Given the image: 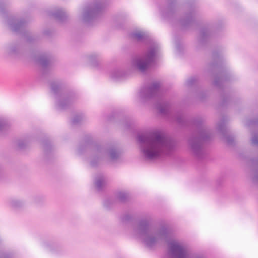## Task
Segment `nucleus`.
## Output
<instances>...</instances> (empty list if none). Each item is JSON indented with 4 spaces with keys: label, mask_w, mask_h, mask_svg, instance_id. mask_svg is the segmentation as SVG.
Listing matches in <instances>:
<instances>
[{
    "label": "nucleus",
    "mask_w": 258,
    "mask_h": 258,
    "mask_svg": "<svg viewBox=\"0 0 258 258\" xmlns=\"http://www.w3.org/2000/svg\"><path fill=\"white\" fill-rule=\"evenodd\" d=\"M6 4L3 1H0V14L6 15Z\"/></svg>",
    "instance_id": "34"
},
{
    "label": "nucleus",
    "mask_w": 258,
    "mask_h": 258,
    "mask_svg": "<svg viewBox=\"0 0 258 258\" xmlns=\"http://www.w3.org/2000/svg\"><path fill=\"white\" fill-rule=\"evenodd\" d=\"M111 78L115 81H121L125 80L128 77L127 71L122 69H114L110 74Z\"/></svg>",
    "instance_id": "18"
},
{
    "label": "nucleus",
    "mask_w": 258,
    "mask_h": 258,
    "mask_svg": "<svg viewBox=\"0 0 258 258\" xmlns=\"http://www.w3.org/2000/svg\"><path fill=\"white\" fill-rule=\"evenodd\" d=\"M48 248L50 251L54 253H59L61 251V248L57 245L49 246Z\"/></svg>",
    "instance_id": "30"
},
{
    "label": "nucleus",
    "mask_w": 258,
    "mask_h": 258,
    "mask_svg": "<svg viewBox=\"0 0 258 258\" xmlns=\"http://www.w3.org/2000/svg\"><path fill=\"white\" fill-rule=\"evenodd\" d=\"M198 77L197 76H192L189 78L185 82L186 86L191 87L198 83Z\"/></svg>",
    "instance_id": "28"
},
{
    "label": "nucleus",
    "mask_w": 258,
    "mask_h": 258,
    "mask_svg": "<svg viewBox=\"0 0 258 258\" xmlns=\"http://www.w3.org/2000/svg\"><path fill=\"white\" fill-rule=\"evenodd\" d=\"M160 50V44L154 42L149 47L143 56L137 57L133 59L132 61L133 67L141 72H145L155 63L156 58L159 54Z\"/></svg>",
    "instance_id": "8"
},
{
    "label": "nucleus",
    "mask_w": 258,
    "mask_h": 258,
    "mask_svg": "<svg viewBox=\"0 0 258 258\" xmlns=\"http://www.w3.org/2000/svg\"><path fill=\"white\" fill-rule=\"evenodd\" d=\"M116 200L112 197L106 198L103 201V207L107 210H110L115 204Z\"/></svg>",
    "instance_id": "26"
},
{
    "label": "nucleus",
    "mask_w": 258,
    "mask_h": 258,
    "mask_svg": "<svg viewBox=\"0 0 258 258\" xmlns=\"http://www.w3.org/2000/svg\"><path fill=\"white\" fill-rule=\"evenodd\" d=\"M50 16H52L57 21L63 23L67 21L68 15L63 9L58 8L53 11L49 13Z\"/></svg>",
    "instance_id": "17"
},
{
    "label": "nucleus",
    "mask_w": 258,
    "mask_h": 258,
    "mask_svg": "<svg viewBox=\"0 0 258 258\" xmlns=\"http://www.w3.org/2000/svg\"><path fill=\"white\" fill-rule=\"evenodd\" d=\"M123 124L124 127L125 128H126V129L130 128L131 126V124H132L131 119L128 117L125 118L123 122Z\"/></svg>",
    "instance_id": "32"
},
{
    "label": "nucleus",
    "mask_w": 258,
    "mask_h": 258,
    "mask_svg": "<svg viewBox=\"0 0 258 258\" xmlns=\"http://www.w3.org/2000/svg\"><path fill=\"white\" fill-rule=\"evenodd\" d=\"M140 97L143 101L151 99H158L155 104V107L159 112L167 116H170L171 114V103L163 97L161 85L159 82H154L148 86L142 87L140 91Z\"/></svg>",
    "instance_id": "7"
},
{
    "label": "nucleus",
    "mask_w": 258,
    "mask_h": 258,
    "mask_svg": "<svg viewBox=\"0 0 258 258\" xmlns=\"http://www.w3.org/2000/svg\"><path fill=\"white\" fill-rule=\"evenodd\" d=\"M90 64L93 67H97L101 59V56L99 53H92L88 56Z\"/></svg>",
    "instance_id": "22"
},
{
    "label": "nucleus",
    "mask_w": 258,
    "mask_h": 258,
    "mask_svg": "<svg viewBox=\"0 0 258 258\" xmlns=\"http://www.w3.org/2000/svg\"><path fill=\"white\" fill-rule=\"evenodd\" d=\"M11 125L10 120L6 117H0V134L8 131Z\"/></svg>",
    "instance_id": "21"
},
{
    "label": "nucleus",
    "mask_w": 258,
    "mask_h": 258,
    "mask_svg": "<svg viewBox=\"0 0 258 258\" xmlns=\"http://www.w3.org/2000/svg\"><path fill=\"white\" fill-rule=\"evenodd\" d=\"M0 258H13L11 254L0 251Z\"/></svg>",
    "instance_id": "35"
},
{
    "label": "nucleus",
    "mask_w": 258,
    "mask_h": 258,
    "mask_svg": "<svg viewBox=\"0 0 258 258\" xmlns=\"http://www.w3.org/2000/svg\"><path fill=\"white\" fill-rule=\"evenodd\" d=\"M227 117L223 116L217 123V131L222 136L223 139L229 146L234 145V139L233 136L228 134V130L226 127Z\"/></svg>",
    "instance_id": "15"
},
{
    "label": "nucleus",
    "mask_w": 258,
    "mask_h": 258,
    "mask_svg": "<svg viewBox=\"0 0 258 258\" xmlns=\"http://www.w3.org/2000/svg\"><path fill=\"white\" fill-rule=\"evenodd\" d=\"M137 140L146 160L170 156L176 147L173 140L159 131L151 132L147 134H138Z\"/></svg>",
    "instance_id": "4"
},
{
    "label": "nucleus",
    "mask_w": 258,
    "mask_h": 258,
    "mask_svg": "<svg viewBox=\"0 0 258 258\" xmlns=\"http://www.w3.org/2000/svg\"><path fill=\"white\" fill-rule=\"evenodd\" d=\"M51 58V55L47 53L41 54L35 58L36 61L42 67L41 79L44 82L50 77Z\"/></svg>",
    "instance_id": "13"
},
{
    "label": "nucleus",
    "mask_w": 258,
    "mask_h": 258,
    "mask_svg": "<svg viewBox=\"0 0 258 258\" xmlns=\"http://www.w3.org/2000/svg\"><path fill=\"white\" fill-rule=\"evenodd\" d=\"M121 220L123 223H128L133 220V216L127 213L124 214L121 216Z\"/></svg>",
    "instance_id": "29"
},
{
    "label": "nucleus",
    "mask_w": 258,
    "mask_h": 258,
    "mask_svg": "<svg viewBox=\"0 0 258 258\" xmlns=\"http://www.w3.org/2000/svg\"><path fill=\"white\" fill-rule=\"evenodd\" d=\"M49 86L50 94L54 99L55 107L59 111L69 108L77 98L76 93L66 88L60 80H51Z\"/></svg>",
    "instance_id": "6"
},
{
    "label": "nucleus",
    "mask_w": 258,
    "mask_h": 258,
    "mask_svg": "<svg viewBox=\"0 0 258 258\" xmlns=\"http://www.w3.org/2000/svg\"><path fill=\"white\" fill-rule=\"evenodd\" d=\"M205 71L214 79L212 84L220 92V106L225 107L229 105L234 101V98L226 84L234 79V75L226 66L221 51H213L212 60L206 65Z\"/></svg>",
    "instance_id": "3"
},
{
    "label": "nucleus",
    "mask_w": 258,
    "mask_h": 258,
    "mask_svg": "<svg viewBox=\"0 0 258 258\" xmlns=\"http://www.w3.org/2000/svg\"><path fill=\"white\" fill-rule=\"evenodd\" d=\"M222 29L221 23H207L201 27L198 37V45H206L210 39L219 33Z\"/></svg>",
    "instance_id": "11"
},
{
    "label": "nucleus",
    "mask_w": 258,
    "mask_h": 258,
    "mask_svg": "<svg viewBox=\"0 0 258 258\" xmlns=\"http://www.w3.org/2000/svg\"><path fill=\"white\" fill-rule=\"evenodd\" d=\"M43 33L45 35H50L51 34V31L50 30H45L44 31Z\"/></svg>",
    "instance_id": "37"
},
{
    "label": "nucleus",
    "mask_w": 258,
    "mask_h": 258,
    "mask_svg": "<svg viewBox=\"0 0 258 258\" xmlns=\"http://www.w3.org/2000/svg\"><path fill=\"white\" fill-rule=\"evenodd\" d=\"M3 175V170L2 168L0 166V178L2 177Z\"/></svg>",
    "instance_id": "38"
},
{
    "label": "nucleus",
    "mask_w": 258,
    "mask_h": 258,
    "mask_svg": "<svg viewBox=\"0 0 258 258\" xmlns=\"http://www.w3.org/2000/svg\"><path fill=\"white\" fill-rule=\"evenodd\" d=\"M207 96L208 93L207 91H202L198 94V98L202 101H203L207 98Z\"/></svg>",
    "instance_id": "33"
},
{
    "label": "nucleus",
    "mask_w": 258,
    "mask_h": 258,
    "mask_svg": "<svg viewBox=\"0 0 258 258\" xmlns=\"http://www.w3.org/2000/svg\"><path fill=\"white\" fill-rule=\"evenodd\" d=\"M177 3L176 0H168V5L166 8L160 7L162 17L172 23L177 20Z\"/></svg>",
    "instance_id": "14"
},
{
    "label": "nucleus",
    "mask_w": 258,
    "mask_h": 258,
    "mask_svg": "<svg viewBox=\"0 0 258 258\" xmlns=\"http://www.w3.org/2000/svg\"><path fill=\"white\" fill-rule=\"evenodd\" d=\"M28 23V19L25 18L9 17L7 20V24L13 32L24 36L28 43H34L39 40V37L27 30Z\"/></svg>",
    "instance_id": "9"
},
{
    "label": "nucleus",
    "mask_w": 258,
    "mask_h": 258,
    "mask_svg": "<svg viewBox=\"0 0 258 258\" xmlns=\"http://www.w3.org/2000/svg\"><path fill=\"white\" fill-rule=\"evenodd\" d=\"M174 120L181 126L194 130L187 139L189 151L199 161L205 159L207 155L206 148L212 141L213 135L211 130L204 124L203 119H189L178 113L174 116Z\"/></svg>",
    "instance_id": "2"
},
{
    "label": "nucleus",
    "mask_w": 258,
    "mask_h": 258,
    "mask_svg": "<svg viewBox=\"0 0 258 258\" xmlns=\"http://www.w3.org/2000/svg\"><path fill=\"white\" fill-rule=\"evenodd\" d=\"M27 143L28 141L27 139L20 140L18 141V147L20 149L23 150L26 147Z\"/></svg>",
    "instance_id": "31"
},
{
    "label": "nucleus",
    "mask_w": 258,
    "mask_h": 258,
    "mask_svg": "<svg viewBox=\"0 0 258 258\" xmlns=\"http://www.w3.org/2000/svg\"><path fill=\"white\" fill-rule=\"evenodd\" d=\"M130 37L133 41L144 42L148 39V35L145 32L137 31L131 33Z\"/></svg>",
    "instance_id": "19"
},
{
    "label": "nucleus",
    "mask_w": 258,
    "mask_h": 258,
    "mask_svg": "<svg viewBox=\"0 0 258 258\" xmlns=\"http://www.w3.org/2000/svg\"><path fill=\"white\" fill-rule=\"evenodd\" d=\"M133 229L149 248H153L162 242L167 243V258H205L197 253L189 252L183 244L177 240H171L170 231L166 226H152L149 220L143 219L133 226Z\"/></svg>",
    "instance_id": "1"
},
{
    "label": "nucleus",
    "mask_w": 258,
    "mask_h": 258,
    "mask_svg": "<svg viewBox=\"0 0 258 258\" xmlns=\"http://www.w3.org/2000/svg\"><path fill=\"white\" fill-rule=\"evenodd\" d=\"M106 182V177L105 175L101 173L96 174L94 179V183L98 191H101L102 189Z\"/></svg>",
    "instance_id": "20"
},
{
    "label": "nucleus",
    "mask_w": 258,
    "mask_h": 258,
    "mask_svg": "<svg viewBox=\"0 0 258 258\" xmlns=\"http://www.w3.org/2000/svg\"><path fill=\"white\" fill-rule=\"evenodd\" d=\"M88 153L90 155V165L92 167L98 166L102 162L114 165L120 162L122 152L115 145H100L94 142L91 137L87 136L80 143L78 148V153L82 155Z\"/></svg>",
    "instance_id": "5"
},
{
    "label": "nucleus",
    "mask_w": 258,
    "mask_h": 258,
    "mask_svg": "<svg viewBox=\"0 0 258 258\" xmlns=\"http://www.w3.org/2000/svg\"><path fill=\"white\" fill-rule=\"evenodd\" d=\"M186 5L188 8V11L179 20V24L183 29H185L199 25L195 3L188 2L186 3Z\"/></svg>",
    "instance_id": "12"
},
{
    "label": "nucleus",
    "mask_w": 258,
    "mask_h": 258,
    "mask_svg": "<svg viewBox=\"0 0 258 258\" xmlns=\"http://www.w3.org/2000/svg\"><path fill=\"white\" fill-rule=\"evenodd\" d=\"M42 145L45 154H49L53 150V146L48 139H44L42 141Z\"/></svg>",
    "instance_id": "23"
},
{
    "label": "nucleus",
    "mask_w": 258,
    "mask_h": 258,
    "mask_svg": "<svg viewBox=\"0 0 258 258\" xmlns=\"http://www.w3.org/2000/svg\"><path fill=\"white\" fill-rule=\"evenodd\" d=\"M4 49L6 55L10 56H18L22 52V42L20 40L11 42L8 44Z\"/></svg>",
    "instance_id": "16"
},
{
    "label": "nucleus",
    "mask_w": 258,
    "mask_h": 258,
    "mask_svg": "<svg viewBox=\"0 0 258 258\" xmlns=\"http://www.w3.org/2000/svg\"><path fill=\"white\" fill-rule=\"evenodd\" d=\"M107 4L105 0H95L88 4L84 9L82 21L91 25L102 14Z\"/></svg>",
    "instance_id": "10"
},
{
    "label": "nucleus",
    "mask_w": 258,
    "mask_h": 258,
    "mask_svg": "<svg viewBox=\"0 0 258 258\" xmlns=\"http://www.w3.org/2000/svg\"><path fill=\"white\" fill-rule=\"evenodd\" d=\"M116 198L121 203H125L129 199V194L124 191H119L116 192Z\"/></svg>",
    "instance_id": "25"
},
{
    "label": "nucleus",
    "mask_w": 258,
    "mask_h": 258,
    "mask_svg": "<svg viewBox=\"0 0 258 258\" xmlns=\"http://www.w3.org/2000/svg\"><path fill=\"white\" fill-rule=\"evenodd\" d=\"M85 118V115L83 113H79L75 115L71 120V123L74 126L80 125Z\"/></svg>",
    "instance_id": "24"
},
{
    "label": "nucleus",
    "mask_w": 258,
    "mask_h": 258,
    "mask_svg": "<svg viewBox=\"0 0 258 258\" xmlns=\"http://www.w3.org/2000/svg\"><path fill=\"white\" fill-rule=\"evenodd\" d=\"M175 45L177 50H178L179 52H181L182 50V47L179 42H176Z\"/></svg>",
    "instance_id": "36"
},
{
    "label": "nucleus",
    "mask_w": 258,
    "mask_h": 258,
    "mask_svg": "<svg viewBox=\"0 0 258 258\" xmlns=\"http://www.w3.org/2000/svg\"><path fill=\"white\" fill-rule=\"evenodd\" d=\"M10 204L11 207L15 209L20 208L24 205V203L22 201L16 199H12L10 201Z\"/></svg>",
    "instance_id": "27"
}]
</instances>
